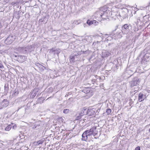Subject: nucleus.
I'll return each instance as SVG.
<instances>
[{"label": "nucleus", "instance_id": "7c9ffc66", "mask_svg": "<svg viewBox=\"0 0 150 150\" xmlns=\"http://www.w3.org/2000/svg\"><path fill=\"white\" fill-rule=\"evenodd\" d=\"M94 77L96 78V80L97 79H98L99 78L100 79V76H98L97 75H95Z\"/></svg>", "mask_w": 150, "mask_h": 150}, {"label": "nucleus", "instance_id": "37998d69", "mask_svg": "<svg viewBox=\"0 0 150 150\" xmlns=\"http://www.w3.org/2000/svg\"><path fill=\"white\" fill-rule=\"evenodd\" d=\"M52 52H54V51H55V50H54L53 49H52Z\"/></svg>", "mask_w": 150, "mask_h": 150}, {"label": "nucleus", "instance_id": "4be33fe9", "mask_svg": "<svg viewBox=\"0 0 150 150\" xmlns=\"http://www.w3.org/2000/svg\"><path fill=\"white\" fill-rule=\"evenodd\" d=\"M115 8H120L121 9H123L122 8V5L120 4H118L116 5L115 6Z\"/></svg>", "mask_w": 150, "mask_h": 150}, {"label": "nucleus", "instance_id": "9b49d317", "mask_svg": "<svg viewBox=\"0 0 150 150\" xmlns=\"http://www.w3.org/2000/svg\"><path fill=\"white\" fill-rule=\"evenodd\" d=\"M26 47L27 50L28 52H31L34 51V45H28Z\"/></svg>", "mask_w": 150, "mask_h": 150}, {"label": "nucleus", "instance_id": "6e6552de", "mask_svg": "<svg viewBox=\"0 0 150 150\" xmlns=\"http://www.w3.org/2000/svg\"><path fill=\"white\" fill-rule=\"evenodd\" d=\"M14 38L13 37L10 36L8 37L5 40V43L7 44H11L13 41Z\"/></svg>", "mask_w": 150, "mask_h": 150}, {"label": "nucleus", "instance_id": "58836bf2", "mask_svg": "<svg viewBox=\"0 0 150 150\" xmlns=\"http://www.w3.org/2000/svg\"><path fill=\"white\" fill-rule=\"evenodd\" d=\"M16 4V3L14 2H13L11 3V4L12 5H14Z\"/></svg>", "mask_w": 150, "mask_h": 150}, {"label": "nucleus", "instance_id": "9d476101", "mask_svg": "<svg viewBox=\"0 0 150 150\" xmlns=\"http://www.w3.org/2000/svg\"><path fill=\"white\" fill-rule=\"evenodd\" d=\"M96 109L94 108H90L88 109L86 112V113L88 115L91 116L92 115L94 114L95 112Z\"/></svg>", "mask_w": 150, "mask_h": 150}, {"label": "nucleus", "instance_id": "72a5a7b5", "mask_svg": "<svg viewBox=\"0 0 150 150\" xmlns=\"http://www.w3.org/2000/svg\"><path fill=\"white\" fill-rule=\"evenodd\" d=\"M118 26L116 25L115 27V29L113 30V32L116 31V30H117V28H118Z\"/></svg>", "mask_w": 150, "mask_h": 150}, {"label": "nucleus", "instance_id": "4468645a", "mask_svg": "<svg viewBox=\"0 0 150 150\" xmlns=\"http://www.w3.org/2000/svg\"><path fill=\"white\" fill-rule=\"evenodd\" d=\"M33 129H38L40 127V124L38 122H36L33 124Z\"/></svg>", "mask_w": 150, "mask_h": 150}, {"label": "nucleus", "instance_id": "4c0bfd02", "mask_svg": "<svg viewBox=\"0 0 150 150\" xmlns=\"http://www.w3.org/2000/svg\"><path fill=\"white\" fill-rule=\"evenodd\" d=\"M140 21V20L139 19H137V24H138L139 23V22Z\"/></svg>", "mask_w": 150, "mask_h": 150}, {"label": "nucleus", "instance_id": "1a4fd4ad", "mask_svg": "<svg viewBox=\"0 0 150 150\" xmlns=\"http://www.w3.org/2000/svg\"><path fill=\"white\" fill-rule=\"evenodd\" d=\"M124 10L122 11V13H120V17H122L123 19L125 18L127 16V12L128 11L126 8H124Z\"/></svg>", "mask_w": 150, "mask_h": 150}, {"label": "nucleus", "instance_id": "de8ad7c7", "mask_svg": "<svg viewBox=\"0 0 150 150\" xmlns=\"http://www.w3.org/2000/svg\"><path fill=\"white\" fill-rule=\"evenodd\" d=\"M114 3H116V4H117V3H116V2H114Z\"/></svg>", "mask_w": 150, "mask_h": 150}, {"label": "nucleus", "instance_id": "c03bdc74", "mask_svg": "<svg viewBox=\"0 0 150 150\" xmlns=\"http://www.w3.org/2000/svg\"><path fill=\"white\" fill-rule=\"evenodd\" d=\"M50 98H51V97H49V98H48L46 100H48V99H49Z\"/></svg>", "mask_w": 150, "mask_h": 150}, {"label": "nucleus", "instance_id": "cd10ccee", "mask_svg": "<svg viewBox=\"0 0 150 150\" xmlns=\"http://www.w3.org/2000/svg\"><path fill=\"white\" fill-rule=\"evenodd\" d=\"M12 56L14 58V59L15 60H17L18 61L17 57H18V56H17V55H14V54H13V55Z\"/></svg>", "mask_w": 150, "mask_h": 150}, {"label": "nucleus", "instance_id": "f257e3e1", "mask_svg": "<svg viewBox=\"0 0 150 150\" xmlns=\"http://www.w3.org/2000/svg\"><path fill=\"white\" fill-rule=\"evenodd\" d=\"M102 18L106 19H108V17L110 16L111 11L108 10L106 6L102 7Z\"/></svg>", "mask_w": 150, "mask_h": 150}, {"label": "nucleus", "instance_id": "c85d7f7f", "mask_svg": "<svg viewBox=\"0 0 150 150\" xmlns=\"http://www.w3.org/2000/svg\"><path fill=\"white\" fill-rule=\"evenodd\" d=\"M74 23L76 25H78L79 23H80V21H74Z\"/></svg>", "mask_w": 150, "mask_h": 150}, {"label": "nucleus", "instance_id": "6ab92c4d", "mask_svg": "<svg viewBox=\"0 0 150 150\" xmlns=\"http://www.w3.org/2000/svg\"><path fill=\"white\" fill-rule=\"evenodd\" d=\"M12 127V126L11 125H9L6 127L5 128L6 131H9Z\"/></svg>", "mask_w": 150, "mask_h": 150}, {"label": "nucleus", "instance_id": "412c9836", "mask_svg": "<svg viewBox=\"0 0 150 150\" xmlns=\"http://www.w3.org/2000/svg\"><path fill=\"white\" fill-rule=\"evenodd\" d=\"M93 21H90L89 20H88L87 21V23L89 25H91L92 24H93Z\"/></svg>", "mask_w": 150, "mask_h": 150}, {"label": "nucleus", "instance_id": "b1692460", "mask_svg": "<svg viewBox=\"0 0 150 150\" xmlns=\"http://www.w3.org/2000/svg\"><path fill=\"white\" fill-rule=\"evenodd\" d=\"M44 141L42 140H40L37 142V143L38 145L42 144L43 143Z\"/></svg>", "mask_w": 150, "mask_h": 150}, {"label": "nucleus", "instance_id": "5701e85b", "mask_svg": "<svg viewBox=\"0 0 150 150\" xmlns=\"http://www.w3.org/2000/svg\"><path fill=\"white\" fill-rule=\"evenodd\" d=\"M22 51V53L23 54H25L27 52H28L26 47L25 48L23 47V50Z\"/></svg>", "mask_w": 150, "mask_h": 150}, {"label": "nucleus", "instance_id": "7ed1b4c3", "mask_svg": "<svg viewBox=\"0 0 150 150\" xmlns=\"http://www.w3.org/2000/svg\"><path fill=\"white\" fill-rule=\"evenodd\" d=\"M86 131L94 136L98 134V131L96 129V127H93L90 129L86 130Z\"/></svg>", "mask_w": 150, "mask_h": 150}, {"label": "nucleus", "instance_id": "09e8293b", "mask_svg": "<svg viewBox=\"0 0 150 150\" xmlns=\"http://www.w3.org/2000/svg\"><path fill=\"white\" fill-rule=\"evenodd\" d=\"M142 95H141V98H142Z\"/></svg>", "mask_w": 150, "mask_h": 150}, {"label": "nucleus", "instance_id": "20e7f679", "mask_svg": "<svg viewBox=\"0 0 150 150\" xmlns=\"http://www.w3.org/2000/svg\"><path fill=\"white\" fill-rule=\"evenodd\" d=\"M102 7L99 9L94 14V16L96 18H102Z\"/></svg>", "mask_w": 150, "mask_h": 150}, {"label": "nucleus", "instance_id": "f8f14e48", "mask_svg": "<svg viewBox=\"0 0 150 150\" xmlns=\"http://www.w3.org/2000/svg\"><path fill=\"white\" fill-rule=\"evenodd\" d=\"M18 61L20 62H23L25 59V57L24 56L18 55Z\"/></svg>", "mask_w": 150, "mask_h": 150}, {"label": "nucleus", "instance_id": "f3484780", "mask_svg": "<svg viewBox=\"0 0 150 150\" xmlns=\"http://www.w3.org/2000/svg\"><path fill=\"white\" fill-rule=\"evenodd\" d=\"M86 111V110L84 109L83 110H82L81 111V112L80 113H79V115L77 116V120L79 119L83 115L84 111Z\"/></svg>", "mask_w": 150, "mask_h": 150}, {"label": "nucleus", "instance_id": "423d86ee", "mask_svg": "<svg viewBox=\"0 0 150 150\" xmlns=\"http://www.w3.org/2000/svg\"><path fill=\"white\" fill-rule=\"evenodd\" d=\"M110 16L113 19H116L120 17V13L117 11L111 12Z\"/></svg>", "mask_w": 150, "mask_h": 150}, {"label": "nucleus", "instance_id": "393cba45", "mask_svg": "<svg viewBox=\"0 0 150 150\" xmlns=\"http://www.w3.org/2000/svg\"><path fill=\"white\" fill-rule=\"evenodd\" d=\"M111 112V110L110 109H108L106 110V112L108 115L110 114Z\"/></svg>", "mask_w": 150, "mask_h": 150}, {"label": "nucleus", "instance_id": "f704fd0d", "mask_svg": "<svg viewBox=\"0 0 150 150\" xmlns=\"http://www.w3.org/2000/svg\"><path fill=\"white\" fill-rule=\"evenodd\" d=\"M140 94H141V93H139V100L140 102L141 101H140V99H141V95H140Z\"/></svg>", "mask_w": 150, "mask_h": 150}, {"label": "nucleus", "instance_id": "c9c22d12", "mask_svg": "<svg viewBox=\"0 0 150 150\" xmlns=\"http://www.w3.org/2000/svg\"><path fill=\"white\" fill-rule=\"evenodd\" d=\"M13 128L14 129H16V125H15L13 126Z\"/></svg>", "mask_w": 150, "mask_h": 150}, {"label": "nucleus", "instance_id": "f03ea898", "mask_svg": "<svg viewBox=\"0 0 150 150\" xmlns=\"http://www.w3.org/2000/svg\"><path fill=\"white\" fill-rule=\"evenodd\" d=\"M92 135L91 134L89 133L86 131H85L82 135V140L86 141L88 139H90Z\"/></svg>", "mask_w": 150, "mask_h": 150}, {"label": "nucleus", "instance_id": "ddd939ff", "mask_svg": "<svg viewBox=\"0 0 150 150\" xmlns=\"http://www.w3.org/2000/svg\"><path fill=\"white\" fill-rule=\"evenodd\" d=\"M125 29L126 31V32H125V33H127L129 31V26L127 24H125L123 25V27H122V29Z\"/></svg>", "mask_w": 150, "mask_h": 150}, {"label": "nucleus", "instance_id": "a19ab883", "mask_svg": "<svg viewBox=\"0 0 150 150\" xmlns=\"http://www.w3.org/2000/svg\"><path fill=\"white\" fill-rule=\"evenodd\" d=\"M1 27V23L0 22V28Z\"/></svg>", "mask_w": 150, "mask_h": 150}, {"label": "nucleus", "instance_id": "2f4dec72", "mask_svg": "<svg viewBox=\"0 0 150 150\" xmlns=\"http://www.w3.org/2000/svg\"><path fill=\"white\" fill-rule=\"evenodd\" d=\"M18 94V91H15L14 93V95H16V96Z\"/></svg>", "mask_w": 150, "mask_h": 150}, {"label": "nucleus", "instance_id": "aec40b11", "mask_svg": "<svg viewBox=\"0 0 150 150\" xmlns=\"http://www.w3.org/2000/svg\"><path fill=\"white\" fill-rule=\"evenodd\" d=\"M17 50L18 52L20 53H22L23 47H19L18 48H17Z\"/></svg>", "mask_w": 150, "mask_h": 150}, {"label": "nucleus", "instance_id": "a211bd4d", "mask_svg": "<svg viewBox=\"0 0 150 150\" xmlns=\"http://www.w3.org/2000/svg\"><path fill=\"white\" fill-rule=\"evenodd\" d=\"M76 55H71L70 56V58L71 62H74V59L75 57H76Z\"/></svg>", "mask_w": 150, "mask_h": 150}, {"label": "nucleus", "instance_id": "a18cd8bd", "mask_svg": "<svg viewBox=\"0 0 150 150\" xmlns=\"http://www.w3.org/2000/svg\"><path fill=\"white\" fill-rule=\"evenodd\" d=\"M149 132H150V128L149 129Z\"/></svg>", "mask_w": 150, "mask_h": 150}, {"label": "nucleus", "instance_id": "8fccbe9b", "mask_svg": "<svg viewBox=\"0 0 150 150\" xmlns=\"http://www.w3.org/2000/svg\"><path fill=\"white\" fill-rule=\"evenodd\" d=\"M149 3L150 4V1L149 2Z\"/></svg>", "mask_w": 150, "mask_h": 150}, {"label": "nucleus", "instance_id": "2eb2a0df", "mask_svg": "<svg viewBox=\"0 0 150 150\" xmlns=\"http://www.w3.org/2000/svg\"><path fill=\"white\" fill-rule=\"evenodd\" d=\"M36 66L40 71H42L46 68L43 66L38 63H37Z\"/></svg>", "mask_w": 150, "mask_h": 150}, {"label": "nucleus", "instance_id": "e433bc0d", "mask_svg": "<svg viewBox=\"0 0 150 150\" xmlns=\"http://www.w3.org/2000/svg\"><path fill=\"white\" fill-rule=\"evenodd\" d=\"M96 79H93L92 80V81L94 82H95L96 81Z\"/></svg>", "mask_w": 150, "mask_h": 150}, {"label": "nucleus", "instance_id": "c756f323", "mask_svg": "<svg viewBox=\"0 0 150 150\" xmlns=\"http://www.w3.org/2000/svg\"><path fill=\"white\" fill-rule=\"evenodd\" d=\"M4 68V66L2 64L1 62H0V69H3Z\"/></svg>", "mask_w": 150, "mask_h": 150}, {"label": "nucleus", "instance_id": "473e14b6", "mask_svg": "<svg viewBox=\"0 0 150 150\" xmlns=\"http://www.w3.org/2000/svg\"><path fill=\"white\" fill-rule=\"evenodd\" d=\"M140 148L139 146H137L135 148V150H140Z\"/></svg>", "mask_w": 150, "mask_h": 150}, {"label": "nucleus", "instance_id": "a878e982", "mask_svg": "<svg viewBox=\"0 0 150 150\" xmlns=\"http://www.w3.org/2000/svg\"><path fill=\"white\" fill-rule=\"evenodd\" d=\"M93 24L94 25H98V22L95 20H93Z\"/></svg>", "mask_w": 150, "mask_h": 150}, {"label": "nucleus", "instance_id": "39448f33", "mask_svg": "<svg viewBox=\"0 0 150 150\" xmlns=\"http://www.w3.org/2000/svg\"><path fill=\"white\" fill-rule=\"evenodd\" d=\"M8 102L7 99H4L0 103V110L7 107L8 105Z\"/></svg>", "mask_w": 150, "mask_h": 150}, {"label": "nucleus", "instance_id": "49530a36", "mask_svg": "<svg viewBox=\"0 0 150 150\" xmlns=\"http://www.w3.org/2000/svg\"><path fill=\"white\" fill-rule=\"evenodd\" d=\"M41 98H39V99H38V100H40Z\"/></svg>", "mask_w": 150, "mask_h": 150}, {"label": "nucleus", "instance_id": "ea45409f", "mask_svg": "<svg viewBox=\"0 0 150 150\" xmlns=\"http://www.w3.org/2000/svg\"><path fill=\"white\" fill-rule=\"evenodd\" d=\"M120 33H119V36L118 37V38H121L122 37V36L120 35Z\"/></svg>", "mask_w": 150, "mask_h": 150}, {"label": "nucleus", "instance_id": "79ce46f5", "mask_svg": "<svg viewBox=\"0 0 150 150\" xmlns=\"http://www.w3.org/2000/svg\"><path fill=\"white\" fill-rule=\"evenodd\" d=\"M89 92V91H87L86 93H88Z\"/></svg>", "mask_w": 150, "mask_h": 150}, {"label": "nucleus", "instance_id": "0eeeda50", "mask_svg": "<svg viewBox=\"0 0 150 150\" xmlns=\"http://www.w3.org/2000/svg\"><path fill=\"white\" fill-rule=\"evenodd\" d=\"M139 83V81L137 77H135L134 78V79L130 82V83L131 87H133L137 85Z\"/></svg>", "mask_w": 150, "mask_h": 150}, {"label": "nucleus", "instance_id": "dca6fc26", "mask_svg": "<svg viewBox=\"0 0 150 150\" xmlns=\"http://www.w3.org/2000/svg\"><path fill=\"white\" fill-rule=\"evenodd\" d=\"M110 54L108 52L105 51L103 52H102L103 57H107Z\"/></svg>", "mask_w": 150, "mask_h": 150}, {"label": "nucleus", "instance_id": "bb28decb", "mask_svg": "<svg viewBox=\"0 0 150 150\" xmlns=\"http://www.w3.org/2000/svg\"><path fill=\"white\" fill-rule=\"evenodd\" d=\"M69 110L68 109H65L63 110V113L65 114H67L69 112Z\"/></svg>", "mask_w": 150, "mask_h": 150}]
</instances>
